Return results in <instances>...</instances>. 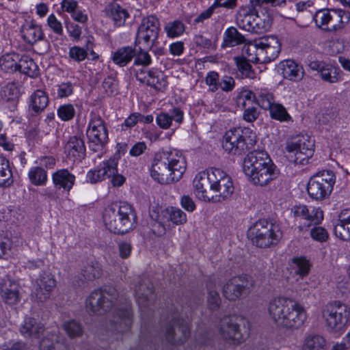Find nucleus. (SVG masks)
Returning a JSON list of instances; mask_svg holds the SVG:
<instances>
[{"instance_id": "nucleus-58", "label": "nucleus", "mask_w": 350, "mask_h": 350, "mask_svg": "<svg viewBox=\"0 0 350 350\" xmlns=\"http://www.w3.org/2000/svg\"><path fill=\"white\" fill-rule=\"evenodd\" d=\"M102 85L105 93L109 96H113L118 94V83L115 77L108 76L104 79Z\"/></svg>"}, {"instance_id": "nucleus-63", "label": "nucleus", "mask_w": 350, "mask_h": 350, "mask_svg": "<svg viewBox=\"0 0 350 350\" xmlns=\"http://www.w3.org/2000/svg\"><path fill=\"white\" fill-rule=\"evenodd\" d=\"M88 55L86 50L79 46H73L70 49L69 57L76 62L84 60Z\"/></svg>"}, {"instance_id": "nucleus-55", "label": "nucleus", "mask_w": 350, "mask_h": 350, "mask_svg": "<svg viewBox=\"0 0 350 350\" xmlns=\"http://www.w3.org/2000/svg\"><path fill=\"white\" fill-rule=\"evenodd\" d=\"M128 16V12L119 5H114L111 9V17L117 26L120 27L123 25Z\"/></svg>"}, {"instance_id": "nucleus-10", "label": "nucleus", "mask_w": 350, "mask_h": 350, "mask_svg": "<svg viewBox=\"0 0 350 350\" xmlns=\"http://www.w3.org/2000/svg\"><path fill=\"white\" fill-rule=\"evenodd\" d=\"M350 309L340 301L327 304L322 311V317L327 327L332 332H340L348 323Z\"/></svg>"}, {"instance_id": "nucleus-1", "label": "nucleus", "mask_w": 350, "mask_h": 350, "mask_svg": "<svg viewBox=\"0 0 350 350\" xmlns=\"http://www.w3.org/2000/svg\"><path fill=\"white\" fill-rule=\"evenodd\" d=\"M85 305L90 312L96 315L104 314L115 307L110 320L111 332L123 333L129 330L133 322L131 303L126 298L120 297L116 288L107 287L92 292Z\"/></svg>"}, {"instance_id": "nucleus-36", "label": "nucleus", "mask_w": 350, "mask_h": 350, "mask_svg": "<svg viewBox=\"0 0 350 350\" xmlns=\"http://www.w3.org/2000/svg\"><path fill=\"white\" fill-rule=\"evenodd\" d=\"M243 43H245V38L235 27H230L226 30L222 47L234 46Z\"/></svg>"}, {"instance_id": "nucleus-39", "label": "nucleus", "mask_w": 350, "mask_h": 350, "mask_svg": "<svg viewBox=\"0 0 350 350\" xmlns=\"http://www.w3.org/2000/svg\"><path fill=\"white\" fill-rule=\"evenodd\" d=\"M81 275L84 280L93 281L103 275V269L98 262H91L81 269Z\"/></svg>"}, {"instance_id": "nucleus-26", "label": "nucleus", "mask_w": 350, "mask_h": 350, "mask_svg": "<svg viewBox=\"0 0 350 350\" xmlns=\"http://www.w3.org/2000/svg\"><path fill=\"white\" fill-rule=\"evenodd\" d=\"M334 230L337 237L342 240L350 239V210H344L340 213Z\"/></svg>"}, {"instance_id": "nucleus-3", "label": "nucleus", "mask_w": 350, "mask_h": 350, "mask_svg": "<svg viewBox=\"0 0 350 350\" xmlns=\"http://www.w3.org/2000/svg\"><path fill=\"white\" fill-rule=\"evenodd\" d=\"M186 170V162L181 153L172 149L155 155L151 167V176L158 183L167 185L178 181Z\"/></svg>"}, {"instance_id": "nucleus-33", "label": "nucleus", "mask_w": 350, "mask_h": 350, "mask_svg": "<svg viewBox=\"0 0 350 350\" xmlns=\"http://www.w3.org/2000/svg\"><path fill=\"white\" fill-rule=\"evenodd\" d=\"M17 71L31 77H36L39 74L37 64L28 55H23L21 58L18 57Z\"/></svg>"}, {"instance_id": "nucleus-8", "label": "nucleus", "mask_w": 350, "mask_h": 350, "mask_svg": "<svg viewBox=\"0 0 350 350\" xmlns=\"http://www.w3.org/2000/svg\"><path fill=\"white\" fill-rule=\"evenodd\" d=\"M317 26L323 31L335 32L342 29L350 21V13L340 9L320 10L314 16Z\"/></svg>"}, {"instance_id": "nucleus-29", "label": "nucleus", "mask_w": 350, "mask_h": 350, "mask_svg": "<svg viewBox=\"0 0 350 350\" xmlns=\"http://www.w3.org/2000/svg\"><path fill=\"white\" fill-rule=\"evenodd\" d=\"M135 56V49L131 46H124L118 49L112 55L113 62L120 66H125Z\"/></svg>"}, {"instance_id": "nucleus-64", "label": "nucleus", "mask_w": 350, "mask_h": 350, "mask_svg": "<svg viewBox=\"0 0 350 350\" xmlns=\"http://www.w3.org/2000/svg\"><path fill=\"white\" fill-rule=\"evenodd\" d=\"M12 241L8 236L0 235V258L8 255L12 248Z\"/></svg>"}, {"instance_id": "nucleus-19", "label": "nucleus", "mask_w": 350, "mask_h": 350, "mask_svg": "<svg viewBox=\"0 0 350 350\" xmlns=\"http://www.w3.org/2000/svg\"><path fill=\"white\" fill-rule=\"evenodd\" d=\"M134 291L140 308L148 307L154 300L153 284L148 279L138 278Z\"/></svg>"}, {"instance_id": "nucleus-31", "label": "nucleus", "mask_w": 350, "mask_h": 350, "mask_svg": "<svg viewBox=\"0 0 350 350\" xmlns=\"http://www.w3.org/2000/svg\"><path fill=\"white\" fill-rule=\"evenodd\" d=\"M66 148L70 156L77 159H81L85 154L84 142L81 137L77 136H72L70 138Z\"/></svg>"}, {"instance_id": "nucleus-7", "label": "nucleus", "mask_w": 350, "mask_h": 350, "mask_svg": "<svg viewBox=\"0 0 350 350\" xmlns=\"http://www.w3.org/2000/svg\"><path fill=\"white\" fill-rule=\"evenodd\" d=\"M256 142L254 133L234 128L226 131L222 141V147L226 152L232 155L240 156L252 149Z\"/></svg>"}, {"instance_id": "nucleus-32", "label": "nucleus", "mask_w": 350, "mask_h": 350, "mask_svg": "<svg viewBox=\"0 0 350 350\" xmlns=\"http://www.w3.org/2000/svg\"><path fill=\"white\" fill-rule=\"evenodd\" d=\"M44 325L33 318L27 317L21 327V332L24 336L39 337L44 332Z\"/></svg>"}, {"instance_id": "nucleus-56", "label": "nucleus", "mask_w": 350, "mask_h": 350, "mask_svg": "<svg viewBox=\"0 0 350 350\" xmlns=\"http://www.w3.org/2000/svg\"><path fill=\"white\" fill-rule=\"evenodd\" d=\"M169 219L175 225H183L187 222L186 214L180 208L171 207L168 210Z\"/></svg>"}, {"instance_id": "nucleus-42", "label": "nucleus", "mask_w": 350, "mask_h": 350, "mask_svg": "<svg viewBox=\"0 0 350 350\" xmlns=\"http://www.w3.org/2000/svg\"><path fill=\"white\" fill-rule=\"evenodd\" d=\"M48 97L46 93L41 90H36L31 96V105L36 113L42 111L48 105Z\"/></svg>"}, {"instance_id": "nucleus-11", "label": "nucleus", "mask_w": 350, "mask_h": 350, "mask_svg": "<svg viewBox=\"0 0 350 350\" xmlns=\"http://www.w3.org/2000/svg\"><path fill=\"white\" fill-rule=\"evenodd\" d=\"M254 286V281L248 275H241L229 279L223 286L224 297L230 301H236L247 297Z\"/></svg>"}, {"instance_id": "nucleus-59", "label": "nucleus", "mask_w": 350, "mask_h": 350, "mask_svg": "<svg viewBox=\"0 0 350 350\" xmlns=\"http://www.w3.org/2000/svg\"><path fill=\"white\" fill-rule=\"evenodd\" d=\"M219 75L215 71L208 72L205 77V83L208 86V91L215 92L219 89Z\"/></svg>"}, {"instance_id": "nucleus-2", "label": "nucleus", "mask_w": 350, "mask_h": 350, "mask_svg": "<svg viewBox=\"0 0 350 350\" xmlns=\"http://www.w3.org/2000/svg\"><path fill=\"white\" fill-rule=\"evenodd\" d=\"M267 310L272 321L286 330L294 331L301 328L307 319L304 307L288 298L278 297L271 300Z\"/></svg>"}, {"instance_id": "nucleus-14", "label": "nucleus", "mask_w": 350, "mask_h": 350, "mask_svg": "<svg viewBox=\"0 0 350 350\" xmlns=\"http://www.w3.org/2000/svg\"><path fill=\"white\" fill-rule=\"evenodd\" d=\"M90 147L94 151L102 149L108 142V131L105 121L98 116H94L86 131Z\"/></svg>"}, {"instance_id": "nucleus-44", "label": "nucleus", "mask_w": 350, "mask_h": 350, "mask_svg": "<svg viewBox=\"0 0 350 350\" xmlns=\"http://www.w3.org/2000/svg\"><path fill=\"white\" fill-rule=\"evenodd\" d=\"M12 174L9 161L0 155V186H9L12 183Z\"/></svg>"}, {"instance_id": "nucleus-17", "label": "nucleus", "mask_w": 350, "mask_h": 350, "mask_svg": "<svg viewBox=\"0 0 350 350\" xmlns=\"http://www.w3.org/2000/svg\"><path fill=\"white\" fill-rule=\"evenodd\" d=\"M159 21L154 16L144 18L138 27L135 43L143 40L145 43L152 42L157 39L159 31Z\"/></svg>"}, {"instance_id": "nucleus-12", "label": "nucleus", "mask_w": 350, "mask_h": 350, "mask_svg": "<svg viewBox=\"0 0 350 350\" xmlns=\"http://www.w3.org/2000/svg\"><path fill=\"white\" fill-rule=\"evenodd\" d=\"M243 322L244 319L240 316H224L217 324L218 333L227 342L239 345L244 340L240 327Z\"/></svg>"}, {"instance_id": "nucleus-62", "label": "nucleus", "mask_w": 350, "mask_h": 350, "mask_svg": "<svg viewBox=\"0 0 350 350\" xmlns=\"http://www.w3.org/2000/svg\"><path fill=\"white\" fill-rule=\"evenodd\" d=\"M310 234L314 240L319 242H325L329 237L327 231L321 226H315L312 228L310 231Z\"/></svg>"}, {"instance_id": "nucleus-20", "label": "nucleus", "mask_w": 350, "mask_h": 350, "mask_svg": "<svg viewBox=\"0 0 350 350\" xmlns=\"http://www.w3.org/2000/svg\"><path fill=\"white\" fill-rule=\"evenodd\" d=\"M196 197L204 202H211L213 198L208 170L199 172L193 180Z\"/></svg>"}, {"instance_id": "nucleus-27", "label": "nucleus", "mask_w": 350, "mask_h": 350, "mask_svg": "<svg viewBox=\"0 0 350 350\" xmlns=\"http://www.w3.org/2000/svg\"><path fill=\"white\" fill-rule=\"evenodd\" d=\"M234 192V186L232 181V178L229 176L227 178H224L219 185H216L215 189H212V194L213 198L211 200L212 202H221L229 198Z\"/></svg>"}, {"instance_id": "nucleus-50", "label": "nucleus", "mask_w": 350, "mask_h": 350, "mask_svg": "<svg viewBox=\"0 0 350 350\" xmlns=\"http://www.w3.org/2000/svg\"><path fill=\"white\" fill-rule=\"evenodd\" d=\"M238 70L241 74L242 78L254 79L255 72L252 69V66L250 64L247 59L245 57H237L234 58Z\"/></svg>"}, {"instance_id": "nucleus-41", "label": "nucleus", "mask_w": 350, "mask_h": 350, "mask_svg": "<svg viewBox=\"0 0 350 350\" xmlns=\"http://www.w3.org/2000/svg\"><path fill=\"white\" fill-rule=\"evenodd\" d=\"M19 90L14 83H9L6 84L0 91L1 100L6 103H16L19 98Z\"/></svg>"}, {"instance_id": "nucleus-30", "label": "nucleus", "mask_w": 350, "mask_h": 350, "mask_svg": "<svg viewBox=\"0 0 350 350\" xmlns=\"http://www.w3.org/2000/svg\"><path fill=\"white\" fill-rule=\"evenodd\" d=\"M183 119V112L178 108H174L171 114L161 113L157 117V124L163 129H169L172 124V120L178 123L182 122Z\"/></svg>"}, {"instance_id": "nucleus-13", "label": "nucleus", "mask_w": 350, "mask_h": 350, "mask_svg": "<svg viewBox=\"0 0 350 350\" xmlns=\"http://www.w3.org/2000/svg\"><path fill=\"white\" fill-rule=\"evenodd\" d=\"M164 336L165 341L171 345H183L190 336L189 323L183 318L173 317L165 327Z\"/></svg>"}, {"instance_id": "nucleus-43", "label": "nucleus", "mask_w": 350, "mask_h": 350, "mask_svg": "<svg viewBox=\"0 0 350 350\" xmlns=\"http://www.w3.org/2000/svg\"><path fill=\"white\" fill-rule=\"evenodd\" d=\"M257 94L256 103L264 109H269L273 105L274 97L273 94L269 92L267 89L256 88Z\"/></svg>"}, {"instance_id": "nucleus-9", "label": "nucleus", "mask_w": 350, "mask_h": 350, "mask_svg": "<svg viewBox=\"0 0 350 350\" xmlns=\"http://www.w3.org/2000/svg\"><path fill=\"white\" fill-rule=\"evenodd\" d=\"M336 177L333 172L323 170L312 176L307 185L308 195L316 200H323L328 197L333 190Z\"/></svg>"}, {"instance_id": "nucleus-34", "label": "nucleus", "mask_w": 350, "mask_h": 350, "mask_svg": "<svg viewBox=\"0 0 350 350\" xmlns=\"http://www.w3.org/2000/svg\"><path fill=\"white\" fill-rule=\"evenodd\" d=\"M207 295H206V304L208 309L211 311H217L219 310L221 304V299L220 295L216 289V286L214 282L210 281L207 283Z\"/></svg>"}, {"instance_id": "nucleus-18", "label": "nucleus", "mask_w": 350, "mask_h": 350, "mask_svg": "<svg viewBox=\"0 0 350 350\" xmlns=\"http://www.w3.org/2000/svg\"><path fill=\"white\" fill-rule=\"evenodd\" d=\"M260 63L267 64L276 59L281 50V44L274 36H266L259 39Z\"/></svg>"}, {"instance_id": "nucleus-54", "label": "nucleus", "mask_w": 350, "mask_h": 350, "mask_svg": "<svg viewBox=\"0 0 350 350\" xmlns=\"http://www.w3.org/2000/svg\"><path fill=\"white\" fill-rule=\"evenodd\" d=\"M185 30V26L180 21L170 22L165 26V31L170 38H176L182 35Z\"/></svg>"}, {"instance_id": "nucleus-61", "label": "nucleus", "mask_w": 350, "mask_h": 350, "mask_svg": "<svg viewBox=\"0 0 350 350\" xmlns=\"http://www.w3.org/2000/svg\"><path fill=\"white\" fill-rule=\"evenodd\" d=\"M135 60H134L135 65H141L143 66H148L152 62V59H151V57H150V54L147 51H146L142 49H139V50L137 52L135 51Z\"/></svg>"}, {"instance_id": "nucleus-49", "label": "nucleus", "mask_w": 350, "mask_h": 350, "mask_svg": "<svg viewBox=\"0 0 350 350\" xmlns=\"http://www.w3.org/2000/svg\"><path fill=\"white\" fill-rule=\"evenodd\" d=\"M270 27L271 21L269 15L263 14L262 17H260L258 14H256L251 32L255 33H262L267 31Z\"/></svg>"}, {"instance_id": "nucleus-40", "label": "nucleus", "mask_w": 350, "mask_h": 350, "mask_svg": "<svg viewBox=\"0 0 350 350\" xmlns=\"http://www.w3.org/2000/svg\"><path fill=\"white\" fill-rule=\"evenodd\" d=\"M19 55L16 53H7L0 57V68L6 72L17 71Z\"/></svg>"}, {"instance_id": "nucleus-51", "label": "nucleus", "mask_w": 350, "mask_h": 350, "mask_svg": "<svg viewBox=\"0 0 350 350\" xmlns=\"http://www.w3.org/2000/svg\"><path fill=\"white\" fill-rule=\"evenodd\" d=\"M323 219V212L319 207L310 206L304 220L307 226L319 224Z\"/></svg>"}, {"instance_id": "nucleus-4", "label": "nucleus", "mask_w": 350, "mask_h": 350, "mask_svg": "<svg viewBox=\"0 0 350 350\" xmlns=\"http://www.w3.org/2000/svg\"><path fill=\"white\" fill-rule=\"evenodd\" d=\"M243 172L254 185H268L277 177L276 167L264 150H254L245 157Z\"/></svg>"}, {"instance_id": "nucleus-21", "label": "nucleus", "mask_w": 350, "mask_h": 350, "mask_svg": "<svg viewBox=\"0 0 350 350\" xmlns=\"http://www.w3.org/2000/svg\"><path fill=\"white\" fill-rule=\"evenodd\" d=\"M0 290L1 297L9 305H14L19 301L18 285L5 275L0 278Z\"/></svg>"}, {"instance_id": "nucleus-38", "label": "nucleus", "mask_w": 350, "mask_h": 350, "mask_svg": "<svg viewBox=\"0 0 350 350\" xmlns=\"http://www.w3.org/2000/svg\"><path fill=\"white\" fill-rule=\"evenodd\" d=\"M40 350H67L64 342L56 335L44 338L40 344Z\"/></svg>"}, {"instance_id": "nucleus-15", "label": "nucleus", "mask_w": 350, "mask_h": 350, "mask_svg": "<svg viewBox=\"0 0 350 350\" xmlns=\"http://www.w3.org/2000/svg\"><path fill=\"white\" fill-rule=\"evenodd\" d=\"M314 141L308 135L299 136L286 143V149L289 152H295V163H304L313 154Z\"/></svg>"}, {"instance_id": "nucleus-37", "label": "nucleus", "mask_w": 350, "mask_h": 350, "mask_svg": "<svg viewBox=\"0 0 350 350\" xmlns=\"http://www.w3.org/2000/svg\"><path fill=\"white\" fill-rule=\"evenodd\" d=\"M242 52L243 55H245L244 57H245L247 61L260 63V57L258 55L260 52L259 39L245 44Z\"/></svg>"}, {"instance_id": "nucleus-28", "label": "nucleus", "mask_w": 350, "mask_h": 350, "mask_svg": "<svg viewBox=\"0 0 350 350\" xmlns=\"http://www.w3.org/2000/svg\"><path fill=\"white\" fill-rule=\"evenodd\" d=\"M21 33L23 39L31 44L42 40L44 37L41 27L32 23L25 25L23 27Z\"/></svg>"}, {"instance_id": "nucleus-47", "label": "nucleus", "mask_w": 350, "mask_h": 350, "mask_svg": "<svg viewBox=\"0 0 350 350\" xmlns=\"http://www.w3.org/2000/svg\"><path fill=\"white\" fill-rule=\"evenodd\" d=\"M320 74L323 80L330 83H337L340 79L339 69L327 64H325Z\"/></svg>"}, {"instance_id": "nucleus-60", "label": "nucleus", "mask_w": 350, "mask_h": 350, "mask_svg": "<svg viewBox=\"0 0 350 350\" xmlns=\"http://www.w3.org/2000/svg\"><path fill=\"white\" fill-rule=\"evenodd\" d=\"M75 114V110L70 104L62 105L57 110V115L64 121L71 120Z\"/></svg>"}, {"instance_id": "nucleus-48", "label": "nucleus", "mask_w": 350, "mask_h": 350, "mask_svg": "<svg viewBox=\"0 0 350 350\" xmlns=\"http://www.w3.org/2000/svg\"><path fill=\"white\" fill-rule=\"evenodd\" d=\"M245 10H240L237 16V23L238 26L247 31L251 32L253 27L255 15L244 12Z\"/></svg>"}, {"instance_id": "nucleus-57", "label": "nucleus", "mask_w": 350, "mask_h": 350, "mask_svg": "<svg viewBox=\"0 0 350 350\" xmlns=\"http://www.w3.org/2000/svg\"><path fill=\"white\" fill-rule=\"evenodd\" d=\"M208 170L212 189H215L216 185H219L222 180H224V178L226 179L230 176L225 172L219 168H211Z\"/></svg>"}, {"instance_id": "nucleus-5", "label": "nucleus", "mask_w": 350, "mask_h": 350, "mask_svg": "<svg viewBox=\"0 0 350 350\" xmlns=\"http://www.w3.org/2000/svg\"><path fill=\"white\" fill-rule=\"evenodd\" d=\"M106 228L114 234H124L135 228L137 215L133 206L126 202L108 206L103 214Z\"/></svg>"}, {"instance_id": "nucleus-22", "label": "nucleus", "mask_w": 350, "mask_h": 350, "mask_svg": "<svg viewBox=\"0 0 350 350\" xmlns=\"http://www.w3.org/2000/svg\"><path fill=\"white\" fill-rule=\"evenodd\" d=\"M118 160L110 158L103 162V166L98 170L90 171L87 174V180L91 183H96L108 178V175H113L116 172Z\"/></svg>"}, {"instance_id": "nucleus-16", "label": "nucleus", "mask_w": 350, "mask_h": 350, "mask_svg": "<svg viewBox=\"0 0 350 350\" xmlns=\"http://www.w3.org/2000/svg\"><path fill=\"white\" fill-rule=\"evenodd\" d=\"M55 286L54 277L51 273L44 272L36 279L31 297L38 301L44 302L49 299Z\"/></svg>"}, {"instance_id": "nucleus-35", "label": "nucleus", "mask_w": 350, "mask_h": 350, "mask_svg": "<svg viewBox=\"0 0 350 350\" xmlns=\"http://www.w3.org/2000/svg\"><path fill=\"white\" fill-rule=\"evenodd\" d=\"M302 350H326V340L321 335L309 334L304 338Z\"/></svg>"}, {"instance_id": "nucleus-6", "label": "nucleus", "mask_w": 350, "mask_h": 350, "mask_svg": "<svg viewBox=\"0 0 350 350\" xmlns=\"http://www.w3.org/2000/svg\"><path fill=\"white\" fill-rule=\"evenodd\" d=\"M278 226L265 219L256 221L247 233L252 244L260 248H269L277 245L281 238Z\"/></svg>"}, {"instance_id": "nucleus-53", "label": "nucleus", "mask_w": 350, "mask_h": 350, "mask_svg": "<svg viewBox=\"0 0 350 350\" xmlns=\"http://www.w3.org/2000/svg\"><path fill=\"white\" fill-rule=\"evenodd\" d=\"M29 178L32 184L35 185H43L47 180L46 171L40 167H35L29 172Z\"/></svg>"}, {"instance_id": "nucleus-24", "label": "nucleus", "mask_w": 350, "mask_h": 350, "mask_svg": "<svg viewBox=\"0 0 350 350\" xmlns=\"http://www.w3.org/2000/svg\"><path fill=\"white\" fill-rule=\"evenodd\" d=\"M281 73L284 79L293 81H301L304 75V70L301 66H299L293 60L287 59L280 64Z\"/></svg>"}, {"instance_id": "nucleus-52", "label": "nucleus", "mask_w": 350, "mask_h": 350, "mask_svg": "<svg viewBox=\"0 0 350 350\" xmlns=\"http://www.w3.org/2000/svg\"><path fill=\"white\" fill-rule=\"evenodd\" d=\"M269 110L271 118L274 120L280 122H288L291 120V116L281 104L275 103Z\"/></svg>"}, {"instance_id": "nucleus-45", "label": "nucleus", "mask_w": 350, "mask_h": 350, "mask_svg": "<svg viewBox=\"0 0 350 350\" xmlns=\"http://www.w3.org/2000/svg\"><path fill=\"white\" fill-rule=\"evenodd\" d=\"M294 272L301 278L306 277L309 273L310 265L309 261L305 257H294L292 259Z\"/></svg>"}, {"instance_id": "nucleus-23", "label": "nucleus", "mask_w": 350, "mask_h": 350, "mask_svg": "<svg viewBox=\"0 0 350 350\" xmlns=\"http://www.w3.org/2000/svg\"><path fill=\"white\" fill-rule=\"evenodd\" d=\"M53 183L56 189L70 191L75 183V176L67 169L59 170L52 175Z\"/></svg>"}, {"instance_id": "nucleus-46", "label": "nucleus", "mask_w": 350, "mask_h": 350, "mask_svg": "<svg viewBox=\"0 0 350 350\" xmlns=\"http://www.w3.org/2000/svg\"><path fill=\"white\" fill-rule=\"evenodd\" d=\"M62 328L70 338L80 337L83 333L81 324L75 320L65 321L62 324Z\"/></svg>"}, {"instance_id": "nucleus-25", "label": "nucleus", "mask_w": 350, "mask_h": 350, "mask_svg": "<svg viewBox=\"0 0 350 350\" xmlns=\"http://www.w3.org/2000/svg\"><path fill=\"white\" fill-rule=\"evenodd\" d=\"M142 72L135 74L137 79L142 83L154 88L158 90H163L167 85V80L161 72L154 70H148L144 77H142Z\"/></svg>"}]
</instances>
